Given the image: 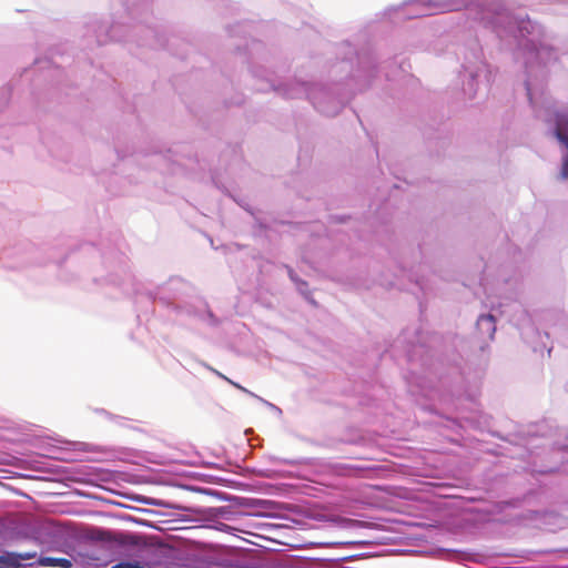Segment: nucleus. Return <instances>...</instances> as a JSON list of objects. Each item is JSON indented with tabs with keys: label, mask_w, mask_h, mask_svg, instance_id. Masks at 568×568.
Returning a JSON list of instances; mask_svg holds the SVG:
<instances>
[{
	"label": "nucleus",
	"mask_w": 568,
	"mask_h": 568,
	"mask_svg": "<svg viewBox=\"0 0 568 568\" xmlns=\"http://www.w3.org/2000/svg\"><path fill=\"white\" fill-rule=\"evenodd\" d=\"M19 558L13 552H6L0 556V568H20Z\"/></svg>",
	"instance_id": "obj_3"
},
{
	"label": "nucleus",
	"mask_w": 568,
	"mask_h": 568,
	"mask_svg": "<svg viewBox=\"0 0 568 568\" xmlns=\"http://www.w3.org/2000/svg\"><path fill=\"white\" fill-rule=\"evenodd\" d=\"M111 568H144V567L138 562H129L128 561V562H119V564L112 566Z\"/></svg>",
	"instance_id": "obj_4"
},
{
	"label": "nucleus",
	"mask_w": 568,
	"mask_h": 568,
	"mask_svg": "<svg viewBox=\"0 0 568 568\" xmlns=\"http://www.w3.org/2000/svg\"><path fill=\"white\" fill-rule=\"evenodd\" d=\"M16 556L19 558V562L21 560H28V559H32L37 556L36 552H20V554H16Z\"/></svg>",
	"instance_id": "obj_5"
},
{
	"label": "nucleus",
	"mask_w": 568,
	"mask_h": 568,
	"mask_svg": "<svg viewBox=\"0 0 568 568\" xmlns=\"http://www.w3.org/2000/svg\"><path fill=\"white\" fill-rule=\"evenodd\" d=\"M38 564L43 567L71 568L72 562L67 558L40 557Z\"/></svg>",
	"instance_id": "obj_2"
},
{
	"label": "nucleus",
	"mask_w": 568,
	"mask_h": 568,
	"mask_svg": "<svg viewBox=\"0 0 568 568\" xmlns=\"http://www.w3.org/2000/svg\"><path fill=\"white\" fill-rule=\"evenodd\" d=\"M555 135L560 143H568V115H558Z\"/></svg>",
	"instance_id": "obj_1"
},
{
	"label": "nucleus",
	"mask_w": 568,
	"mask_h": 568,
	"mask_svg": "<svg viewBox=\"0 0 568 568\" xmlns=\"http://www.w3.org/2000/svg\"><path fill=\"white\" fill-rule=\"evenodd\" d=\"M479 322H481V323H483V322H488L489 324H491V325H493V324H494V322H495V318H494V316H493V315H489V314H488V315H481V316L479 317Z\"/></svg>",
	"instance_id": "obj_6"
}]
</instances>
